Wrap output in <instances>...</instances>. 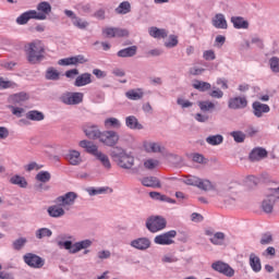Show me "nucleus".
I'll list each match as a JSON object with an SVG mask.
<instances>
[{"label":"nucleus","mask_w":279,"mask_h":279,"mask_svg":"<svg viewBox=\"0 0 279 279\" xmlns=\"http://www.w3.org/2000/svg\"><path fill=\"white\" fill-rule=\"evenodd\" d=\"M109 156L120 169L130 170L134 167V156L128 154V150L121 146L111 148Z\"/></svg>","instance_id":"1"},{"label":"nucleus","mask_w":279,"mask_h":279,"mask_svg":"<svg viewBox=\"0 0 279 279\" xmlns=\"http://www.w3.org/2000/svg\"><path fill=\"white\" fill-rule=\"evenodd\" d=\"M26 60L29 64H40L45 60V44L35 40L25 47Z\"/></svg>","instance_id":"2"},{"label":"nucleus","mask_w":279,"mask_h":279,"mask_svg":"<svg viewBox=\"0 0 279 279\" xmlns=\"http://www.w3.org/2000/svg\"><path fill=\"white\" fill-rule=\"evenodd\" d=\"M58 245L60 247H64V250H68L70 254H77V252H82V250H85L83 254H89L90 250H87V247H90L93 245V241L90 240H83L80 242H73L71 240H66L64 242L59 241Z\"/></svg>","instance_id":"3"},{"label":"nucleus","mask_w":279,"mask_h":279,"mask_svg":"<svg viewBox=\"0 0 279 279\" xmlns=\"http://www.w3.org/2000/svg\"><path fill=\"white\" fill-rule=\"evenodd\" d=\"M279 186L274 189H268V193H266V197L262 201L260 208L263 213L266 215H271L274 213V206H276V202L279 201Z\"/></svg>","instance_id":"4"},{"label":"nucleus","mask_w":279,"mask_h":279,"mask_svg":"<svg viewBox=\"0 0 279 279\" xmlns=\"http://www.w3.org/2000/svg\"><path fill=\"white\" fill-rule=\"evenodd\" d=\"M146 228L149 232L156 233L167 228V219L162 216H150L146 220Z\"/></svg>","instance_id":"5"},{"label":"nucleus","mask_w":279,"mask_h":279,"mask_svg":"<svg viewBox=\"0 0 279 279\" xmlns=\"http://www.w3.org/2000/svg\"><path fill=\"white\" fill-rule=\"evenodd\" d=\"M59 101L65 106H78L84 101V94L80 92H65L59 97Z\"/></svg>","instance_id":"6"},{"label":"nucleus","mask_w":279,"mask_h":279,"mask_svg":"<svg viewBox=\"0 0 279 279\" xmlns=\"http://www.w3.org/2000/svg\"><path fill=\"white\" fill-rule=\"evenodd\" d=\"M78 195L75 192H66L65 194L58 196L54 199V204L62 206L65 210H71V207L75 206V201Z\"/></svg>","instance_id":"7"},{"label":"nucleus","mask_w":279,"mask_h":279,"mask_svg":"<svg viewBox=\"0 0 279 279\" xmlns=\"http://www.w3.org/2000/svg\"><path fill=\"white\" fill-rule=\"evenodd\" d=\"M120 138L121 137L117 131H102L99 143H102L106 147H112V149H114L119 144Z\"/></svg>","instance_id":"8"},{"label":"nucleus","mask_w":279,"mask_h":279,"mask_svg":"<svg viewBox=\"0 0 279 279\" xmlns=\"http://www.w3.org/2000/svg\"><path fill=\"white\" fill-rule=\"evenodd\" d=\"M32 19H34L35 21H45V16L38 14V11L28 10L22 13L20 16H17L15 23H17V25H27V23H29Z\"/></svg>","instance_id":"9"},{"label":"nucleus","mask_w":279,"mask_h":279,"mask_svg":"<svg viewBox=\"0 0 279 279\" xmlns=\"http://www.w3.org/2000/svg\"><path fill=\"white\" fill-rule=\"evenodd\" d=\"M24 263L33 269H43L45 267V259L34 253H26L23 256Z\"/></svg>","instance_id":"10"},{"label":"nucleus","mask_w":279,"mask_h":279,"mask_svg":"<svg viewBox=\"0 0 279 279\" xmlns=\"http://www.w3.org/2000/svg\"><path fill=\"white\" fill-rule=\"evenodd\" d=\"M175 236H178V231L170 230L155 236L154 243H156V245H173L174 243L173 239H175Z\"/></svg>","instance_id":"11"},{"label":"nucleus","mask_w":279,"mask_h":279,"mask_svg":"<svg viewBox=\"0 0 279 279\" xmlns=\"http://www.w3.org/2000/svg\"><path fill=\"white\" fill-rule=\"evenodd\" d=\"M211 269L214 271H217L218 274H222V276H227V278H232L234 277V270L230 264L217 260L211 264Z\"/></svg>","instance_id":"12"},{"label":"nucleus","mask_w":279,"mask_h":279,"mask_svg":"<svg viewBox=\"0 0 279 279\" xmlns=\"http://www.w3.org/2000/svg\"><path fill=\"white\" fill-rule=\"evenodd\" d=\"M83 132L85 136H87V138H89L90 141H99L102 134L101 130H99V125L90 123H87L83 128Z\"/></svg>","instance_id":"13"},{"label":"nucleus","mask_w":279,"mask_h":279,"mask_svg":"<svg viewBox=\"0 0 279 279\" xmlns=\"http://www.w3.org/2000/svg\"><path fill=\"white\" fill-rule=\"evenodd\" d=\"M196 187L201 191H216L217 195L223 196V193L220 190H217V185H215L210 180L208 179H199L196 183Z\"/></svg>","instance_id":"14"},{"label":"nucleus","mask_w":279,"mask_h":279,"mask_svg":"<svg viewBox=\"0 0 279 279\" xmlns=\"http://www.w3.org/2000/svg\"><path fill=\"white\" fill-rule=\"evenodd\" d=\"M228 108L230 110H243V108H247V98L241 96L230 98Z\"/></svg>","instance_id":"15"},{"label":"nucleus","mask_w":279,"mask_h":279,"mask_svg":"<svg viewBox=\"0 0 279 279\" xmlns=\"http://www.w3.org/2000/svg\"><path fill=\"white\" fill-rule=\"evenodd\" d=\"M267 149L263 147H255L251 150L248 155V160L251 162H259V160H264V158H267Z\"/></svg>","instance_id":"16"},{"label":"nucleus","mask_w":279,"mask_h":279,"mask_svg":"<svg viewBox=\"0 0 279 279\" xmlns=\"http://www.w3.org/2000/svg\"><path fill=\"white\" fill-rule=\"evenodd\" d=\"M28 99H29V94L25 92H20L17 94H13L9 96L8 102L13 104V106H23L25 101H28Z\"/></svg>","instance_id":"17"},{"label":"nucleus","mask_w":279,"mask_h":279,"mask_svg":"<svg viewBox=\"0 0 279 279\" xmlns=\"http://www.w3.org/2000/svg\"><path fill=\"white\" fill-rule=\"evenodd\" d=\"M131 247L145 252V250H149V247H151V241L149 238H138L131 241Z\"/></svg>","instance_id":"18"},{"label":"nucleus","mask_w":279,"mask_h":279,"mask_svg":"<svg viewBox=\"0 0 279 279\" xmlns=\"http://www.w3.org/2000/svg\"><path fill=\"white\" fill-rule=\"evenodd\" d=\"M252 108L253 114L257 117V119H260L263 114H266L267 112H269V110H271V108H269V105L262 104L260 101H254L252 104Z\"/></svg>","instance_id":"19"},{"label":"nucleus","mask_w":279,"mask_h":279,"mask_svg":"<svg viewBox=\"0 0 279 279\" xmlns=\"http://www.w3.org/2000/svg\"><path fill=\"white\" fill-rule=\"evenodd\" d=\"M47 213L49 217H52V219H60V217H64V215H66L65 209L58 204L49 206Z\"/></svg>","instance_id":"20"},{"label":"nucleus","mask_w":279,"mask_h":279,"mask_svg":"<svg viewBox=\"0 0 279 279\" xmlns=\"http://www.w3.org/2000/svg\"><path fill=\"white\" fill-rule=\"evenodd\" d=\"M248 263L254 274H259V271L263 270V264H260V257H258L256 254L254 253L250 254Z\"/></svg>","instance_id":"21"},{"label":"nucleus","mask_w":279,"mask_h":279,"mask_svg":"<svg viewBox=\"0 0 279 279\" xmlns=\"http://www.w3.org/2000/svg\"><path fill=\"white\" fill-rule=\"evenodd\" d=\"M80 147H82L83 149H86L87 154H92V156H95V157L100 153L97 145H95L90 141H86V140L81 141Z\"/></svg>","instance_id":"22"},{"label":"nucleus","mask_w":279,"mask_h":279,"mask_svg":"<svg viewBox=\"0 0 279 279\" xmlns=\"http://www.w3.org/2000/svg\"><path fill=\"white\" fill-rule=\"evenodd\" d=\"M143 186H147L149 189H161L162 184L160 183V179L156 177H145L142 179Z\"/></svg>","instance_id":"23"},{"label":"nucleus","mask_w":279,"mask_h":279,"mask_svg":"<svg viewBox=\"0 0 279 279\" xmlns=\"http://www.w3.org/2000/svg\"><path fill=\"white\" fill-rule=\"evenodd\" d=\"M231 23L235 29H248L250 22L245 20L243 16H232Z\"/></svg>","instance_id":"24"},{"label":"nucleus","mask_w":279,"mask_h":279,"mask_svg":"<svg viewBox=\"0 0 279 279\" xmlns=\"http://www.w3.org/2000/svg\"><path fill=\"white\" fill-rule=\"evenodd\" d=\"M93 75L90 73H83L75 78L74 86L78 88L82 86H88V84H93V80L90 78Z\"/></svg>","instance_id":"25"},{"label":"nucleus","mask_w":279,"mask_h":279,"mask_svg":"<svg viewBox=\"0 0 279 279\" xmlns=\"http://www.w3.org/2000/svg\"><path fill=\"white\" fill-rule=\"evenodd\" d=\"M213 25L216 29H228V22L226 21V16L221 13L214 16Z\"/></svg>","instance_id":"26"},{"label":"nucleus","mask_w":279,"mask_h":279,"mask_svg":"<svg viewBox=\"0 0 279 279\" xmlns=\"http://www.w3.org/2000/svg\"><path fill=\"white\" fill-rule=\"evenodd\" d=\"M138 51V47L130 46L128 48H123L117 52L118 58H134L136 52Z\"/></svg>","instance_id":"27"},{"label":"nucleus","mask_w":279,"mask_h":279,"mask_svg":"<svg viewBox=\"0 0 279 279\" xmlns=\"http://www.w3.org/2000/svg\"><path fill=\"white\" fill-rule=\"evenodd\" d=\"M37 14L44 16V21H47V15L51 14V4L47 1L39 2L37 4Z\"/></svg>","instance_id":"28"},{"label":"nucleus","mask_w":279,"mask_h":279,"mask_svg":"<svg viewBox=\"0 0 279 279\" xmlns=\"http://www.w3.org/2000/svg\"><path fill=\"white\" fill-rule=\"evenodd\" d=\"M125 97H126V99H130L131 101H138L143 97H145V93L141 88L130 89L125 93Z\"/></svg>","instance_id":"29"},{"label":"nucleus","mask_w":279,"mask_h":279,"mask_svg":"<svg viewBox=\"0 0 279 279\" xmlns=\"http://www.w3.org/2000/svg\"><path fill=\"white\" fill-rule=\"evenodd\" d=\"M125 125L129 130H143V124L138 122L135 116H129L125 118Z\"/></svg>","instance_id":"30"},{"label":"nucleus","mask_w":279,"mask_h":279,"mask_svg":"<svg viewBox=\"0 0 279 279\" xmlns=\"http://www.w3.org/2000/svg\"><path fill=\"white\" fill-rule=\"evenodd\" d=\"M10 184H14L15 186H20V189H27V179L25 177L15 174L10 179Z\"/></svg>","instance_id":"31"},{"label":"nucleus","mask_w":279,"mask_h":279,"mask_svg":"<svg viewBox=\"0 0 279 279\" xmlns=\"http://www.w3.org/2000/svg\"><path fill=\"white\" fill-rule=\"evenodd\" d=\"M193 88H195V90H199V93H206L213 88V85H210L208 82L195 80L193 83Z\"/></svg>","instance_id":"32"},{"label":"nucleus","mask_w":279,"mask_h":279,"mask_svg":"<svg viewBox=\"0 0 279 279\" xmlns=\"http://www.w3.org/2000/svg\"><path fill=\"white\" fill-rule=\"evenodd\" d=\"M197 106H198L199 110L203 111L204 113L213 112L216 108L214 102L210 100H201L197 102Z\"/></svg>","instance_id":"33"},{"label":"nucleus","mask_w":279,"mask_h":279,"mask_svg":"<svg viewBox=\"0 0 279 279\" xmlns=\"http://www.w3.org/2000/svg\"><path fill=\"white\" fill-rule=\"evenodd\" d=\"M149 34L153 38H167V36L169 35V33H167V29L158 28L156 26L149 28Z\"/></svg>","instance_id":"34"},{"label":"nucleus","mask_w":279,"mask_h":279,"mask_svg":"<svg viewBox=\"0 0 279 279\" xmlns=\"http://www.w3.org/2000/svg\"><path fill=\"white\" fill-rule=\"evenodd\" d=\"M28 121H45V113L38 110H31L26 113Z\"/></svg>","instance_id":"35"},{"label":"nucleus","mask_w":279,"mask_h":279,"mask_svg":"<svg viewBox=\"0 0 279 279\" xmlns=\"http://www.w3.org/2000/svg\"><path fill=\"white\" fill-rule=\"evenodd\" d=\"M45 78L51 82H58V80H60V72L53 66H50L46 71Z\"/></svg>","instance_id":"36"},{"label":"nucleus","mask_w":279,"mask_h":279,"mask_svg":"<svg viewBox=\"0 0 279 279\" xmlns=\"http://www.w3.org/2000/svg\"><path fill=\"white\" fill-rule=\"evenodd\" d=\"M132 12V4L130 1H123L116 8V14H130Z\"/></svg>","instance_id":"37"},{"label":"nucleus","mask_w":279,"mask_h":279,"mask_svg":"<svg viewBox=\"0 0 279 279\" xmlns=\"http://www.w3.org/2000/svg\"><path fill=\"white\" fill-rule=\"evenodd\" d=\"M68 160L70 165L77 166L82 162V158L80 157V151L77 150H70L68 154Z\"/></svg>","instance_id":"38"},{"label":"nucleus","mask_w":279,"mask_h":279,"mask_svg":"<svg viewBox=\"0 0 279 279\" xmlns=\"http://www.w3.org/2000/svg\"><path fill=\"white\" fill-rule=\"evenodd\" d=\"M209 241H210V243L213 245H223V242L226 241V233H223V232H216L209 239Z\"/></svg>","instance_id":"39"},{"label":"nucleus","mask_w":279,"mask_h":279,"mask_svg":"<svg viewBox=\"0 0 279 279\" xmlns=\"http://www.w3.org/2000/svg\"><path fill=\"white\" fill-rule=\"evenodd\" d=\"M95 158L99 160V162H101L105 169H112V163H110V158L108 157V155L100 151Z\"/></svg>","instance_id":"40"},{"label":"nucleus","mask_w":279,"mask_h":279,"mask_svg":"<svg viewBox=\"0 0 279 279\" xmlns=\"http://www.w3.org/2000/svg\"><path fill=\"white\" fill-rule=\"evenodd\" d=\"M206 143L213 146L221 145V143H223V135H209L208 137H206Z\"/></svg>","instance_id":"41"},{"label":"nucleus","mask_w":279,"mask_h":279,"mask_svg":"<svg viewBox=\"0 0 279 279\" xmlns=\"http://www.w3.org/2000/svg\"><path fill=\"white\" fill-rule=\"evenodd\" d=\"M105 128L109 130V128H113V130H119L121 128V121L117 118H107L105 120Z\"/></svg>","instance_id":"42"},{"label":"nucleus","mask_w":279,"mask_h":279,"mask_svg":"<svg viewBox=\"0 0 279 279\" xmlns=\"http://www.w3.org/2000/svg\"><path fill=\"white\" fill-rule=\"evenodd\" d=\"M35 180L41 182L43 184H47V182L51 180V173H49V171H39L36 174Z\"/></svg>","instance_id":"43"},{"label":"nucleus","mask_w":279,"mask_h":279,"mask_svg":"<svg viewBox=\"0 0 279 279\" xmlns=\"http://www.w3.org/2000/svg\"><path fill=\"white\" fill-rule=\"evenodd\" d=\"M26 244H27V238H19L12 242V247L16 252H21V250H23Z\"/></svg>","instance_id":"44"},{"label":"nucleus","mask_w":279,"mask_h":279,"mask_svg":"<svg viewBox=\"0 0 279 279\" xmlns=\"http://www.w3.org/2000/svg\"><path fill=\"white\" fill-rule=\"evenodd\" d=\"M230 136H232L235 143H245V138L247 137L243 131H233L230 133Z\"/></svg>","instance_id":"45"},{"label":"nucleus","mask_w":279,"mask_h":279,"mask_svg":"<svg viewBox=\"0 0 279 279\" xmlns=\"http://www.w3.org/2000/svg\"><path fill=\"white\" fill-rule=\"evenodd\" d=\"M53 232L49 228H40L35 232L36 239H45V236H51Z\"/></svg>","instance_id":"46"},{"label":"nucleus","mask_w":279,"mask_h":279,"mask_svg":"<svg viewBox=\"0 0 279 279\" xmlns=\"http://www.w3.org/2000/svg\"><path fill=\"white\" fill-rule=\"evenodd\" d=\"M72 25L74 27H77V29H86V27H88L89 23H88V21H84V20H82V17L78 16L76 20H74L72 22Z\"/></svg>","instance_id":"47"},{"label":"nucleus","mask_w":279,"mask_h":279,"mask_svg":"<svg viewBox=\"0 0 279 279\" xmlns=\"http://www.w3.org/2000/svg\"><path fill=\"white\" fill-rule=\"evenodd\" d=\"M259 243L260 245H271L274 243V235L269 232L263 233Z\"/></svg>","instance_id":"48"},{"label":"nucleus","mask_w":279,"mask_h":279,"mask_svg":"<svg viewBox=\"0 0 279 279\" xmlns=\"http://www.w3.org/2000/svg\"><path fill=\"white\" fill-rule=\"evenodd\" d=\"M269 66L272 73H279V58L278 57H271L269 59Z\"/></svg>","instance_id":"49"},{"label":"nucleus","mask_w":279,"mask_h":279,"mask_svg":"<svg viewBox=\"0 0 279 279\" xmlns=\"http://www.w3.org/2000/svg\"><path fill=\"white\" fill-rule=\"evenodd\" d=\"M165 47L168 49H173V47H178V36L170 35L168 41L165 43Z\"/></svg>","instance_id":"50"},{"label":"nucleus","mask_w":279,"mask_h":279,"mask_svg":"<svg viewBox=\"0 0 279 279\" xmlns=\"http://www.w3.org/2000/svg\"><path fill=\"white\" fill-rule=\"evenodd\" d=\"M12 114H14V117H17V119H21V117H23V114L25 113V109L21 108V107H15V106H9Z\"/></svg>","instance_id":"51"},{"label":"nucleus","mask_w":279,"mask_h":279,"mask_svg":"<svg viewBox=\"0 0 279 279\" xmlns=\"http://www.w3.org/2000/svg\"><path fill=\"white\" fill-rule=\"evenodd\" d=\"M126 36H130V32L128 29L114 27V37L116 38H125Z\"/></svg>","instance_id":"52"},{"label":"nucleus","mask_w":279,"mask_h":279,"mask_svg":"<svg viewBox=\"0 0 279 279\" xmlns=\"http://www.w3.org/2000/svg\"><path fill=\"white\" fill-rule=\"evenodd\" d=\"M60 66H75L73 57L64 58L58 61Z\"/></svg>","instance_id":"53"},{"label":"nucleus","mask_w":279,"mask_h":279,"mask_svg":"<svg viewBox=\"0 0 279 279\" xmlns=\"http://www.w3.org/2000/svg\"><path fill=\"white\" fill-rule=\"evenodd\" d=\"M198 180H199V177L191 175V177H187L183 182L187 186H197Z\"/></svg>","instance_id":"54"},{"label":"nucleus","mask_w":279,"mask_h":279,"mask_svg":"<svg viewBox=\"0 0 279 279\" xmlns=\"http://www.w3.org/2000/svg\"><path fill=\"white\" fill-rule=\"evenodd\" d=\"M209 97H213V99H221L223 97V92L217 87H214V89L209 92Z\"/></svg>","instance_id":"55"},{"label":"nucleus","mask_w":279,"mask_h":279,"mask_svg":"<svg viewBox=\"0 0 279 279\" xmlns=\"http://www.w3.org/2000/svg\"><path fill=\"white\" fill-rule=\"evenodd\" d=\"M14 83L11 81H5V78L0 77V90H5V88H12Z\"/></svg>","instance_id":"56"},{"label":"nucleus","mask_w":279,"mask_h":279,"mask_svg":"<svg viewBox=\"0 0 279 279\" xmlns=\"http://www.w3.org/2000/svg\"><path fill=\"white\" fill-rule=\"evenodd\" d=\"M161 263L163 264H171V263H178V257H175L174 255L172 254H167V255H163L162 258H161Z\"/></svg>","instance_id":"57"},{"label":"nucleus","mask_w":279,"mask_h":279,"mask_svg":"<svg viewBox=\"0 0 279 279\" xmlns=\"http://www.w3.org/2000/svg\"><path fill=\"white\" fill-rule=\"evenodd\" d=\"M204 60L210 61V60H217V56L215 54V50H205L203 52Z\"/></svg>","instance_id":"58"},{"label":"nucleus","mask_w":279,"mask_h":279,"mask_svg":"<svg viewBox=\"0 0 279 279\" xmlns=\"http://www.w3.org/2000/svg\"><path fill=\"white\" fill-rule=\"evenodd\" d=\"M74 60V66H77V64H86L88 60L84 57V54H77L73 57Z\"/></svg>","instance_id":"59"},{"label":"nucleus","mask_w":279,"mask_h":279,"mask_svg":"<svg viewBox=\"0 0 279 279\" xmlns=\"http://www.w3.org/2000/svg\"><path fill=\"white\" fill-rule=\"evenodd\" d=\"M149 148L154 154H162L165 147H160L158 143H150Z\"/></svg>","instance_id":"60"},{"label":"nucleus","mask_w":279,"mask_h":279,"mask_svg":"<svg viewBox=\"0 0 279 279\" xmlns=\"http://www.w3.org/2000/svg\"><path fill=\"white\" fill-rule=\"evenodd\" d=\"M194 119L198 123H207L208 119H210V118L206 114H203V113H196Z\"/></svg>","instance_id":"61"},{"label":"nucleus","mask_w":279,"mask_h":279,"mask_svg":"<svg viewBox=\"0 0 279 279\" xmlns=\"http://www.w3.org/2000/svg\"><path fill=\"white\" fill-rule=\"evenodd\" d=\"M158 166V161H154V159H148L144 162V167L145 169H156V167Z\"/></svg>","instance_id":"62"},{"label":"nucleus","mask_w":279,"mask_h":279,"mask_svg":"<svg viewBox=\"0 0 279 279\" xmlns=\"http://www.w3.org/2000/svg\"><path fill=\"white\" fill-rule=\"evenodd\" d=\"M111 256V253L110 251H99L97 253V257L100 259V260H106L108 258H110Z\"/></svg>","instance_id":"63"},{"label":"nucleus","mask_w":279,"mask_h":279,"mask_svg":"<svg viewBox=\"0 0 279 279\" xmlns=\"http://www.w3.org/2000/svg\"><path fill=\"white\" fill-rule=\"evenodd\" d=\"M206 69L204 68H191L190 75H202V73H204Z\"/></svg>","instance_id":"64"}]
</instances>
